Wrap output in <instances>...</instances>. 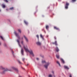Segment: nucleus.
Listing matches in <instances>:
<instances>
[{
    "mask_svg": "<svg viewBox=\"0 0 77 77\" xmlns=\"http://www.w3.org/2000/svg\"><path fill=\"white\" fill-rule=\"evenodd\" d=\"M2 6L3 8H5V7H6V6H5V5H2Z\"/></svg>",
    "mask_w": 77,
    "mask_h": 77,
    "instance_id": "nucleus-17",
    "label": "nucleus"
},
{
    "mask_svg": "<svg viewBox=\"0 0 77 77\" xmlns=\"http://www.w3.org/2000/svg\"><path fill=\"white\" fill-rule=\"evenodd\" d=\"M23 48H27V46H23Z\"/></svg>",
    "mask_w": 77,
    "mask_h": 77,
    "instance_id": "nucleus-19",
    "label": "nucleus"
},
{
    "mask_svg": "<svg viewBox=\"0 0 77 77\" xmlns=\"http://www.w3.org/2000/svg\"><path fill=\"white\" fill-rule=\"evenodd\" d=\"M14 9V7H11L10 8V10H12Z\"/></svg>",
    "mask_w": 77,
    "mask_h": 77,
    "instance_id": "nucleus-26",
    "label": "nucleus"
},
{
    "mask_svg": "<svg viewBox=\"0 0 77 77\" xmlns=\"http://www.w3.org/2000/svg\"><path fill=\"white\" fill-rule=\"evenodd\" d=\"M0 69H5V68H4L3 67H2V66H1Z\"/></svg>",
    "mask_w": 77,
    "mask_h": 77,
    "instance_id": "nucleus-29",
    "label": "nucleus"
},
{
    "mask_svg": "<svg viewBox=\"0 0 77 77\" xmlns=\"http://www.w3.org/2000/svg\"><path fill=\"white\" fill-rule=\"evenodd\" d=\"M24 37L25 38L26 41V42H29V39L25 35H24Z\"/></svg>",
    "mask_w": 77,
    "mask_h": 77,
    "instance_id": "nucleus-5",
    "label": "nucleus"
},
{
    "mask_svg": "<svg viewBox=\"0 0 77 77\" xmlns=\"http://www.w3.org/2000/svg\"><path fill=\"white\" fill-rule=\"evenodd\" d=\"M9 71H12V70H9Z\"/></svg>",
    "mask_w": 77,
    "mask_h": 77,
    "instance_id": "nucleus-40",
    "label": "nucleus"
},
{
    "mask_svg": "<svg viewBox=\"0 0 77 77\" xmlns=\"http://www.w3.org/2000/svg\"><path fill=\"white\" fill-rule=\"evenodd\" d=\"M61 61H62L63 63H65V61H64V60L63 59H61Z\"/></svg>",
    "mask_w": 77,
    "mask_h": 77,
    "instance_id": "nucleus-13",
    "label": "nucleus"
},
{
    "mask_svg": "<svg viewBox=\"0 0 77 77\" xmlns=\"http://www.w3.org/2000/svg\"><path fill=\"white\" fill-rule=\"evenodd\" d=\"M40 37L42 38L43 39H44V37L42 36V34H40Z\"/></svg>",
    "mask_w": 77,
    "mask_h": 77,
    "instance_id": "nucleus-15",
    "label": "nucleus"
},
{
    "mask_svg": "<svg viewBox=\"0 0 77 77\" xmlns=\"http://www.w3.org/2000/svg\"><path fill=\"white\" fill-rule=\"evenodd\" d=\"M70 77H72V75H70Z\"/></svg>",
    "mask_w": 77,
    "mask_h": 77,
    "instance_id": "nucleus-39",
    "label": "nucleus"
},
{
    "mask_svg": "<svg viewBox=\"0 0 77 77\" xmlns=\"http://www.w3.org/2000/svg\"><path fill=\"white\" fill-rule=\"evenodd\" d=\"M48 27H49V26L48 25H47L46 26V29H48Z\"/></svg>",
    "mask_w": 77,
    "mask_h": 77,
    "instance_id": "nucleus-20",
    "label": "nucleus"
},
{
    "mask_svg": "<svg viewBox=\"0 0 77 77\" xmlns=\"http://www.w3.org/2000/svg\"><path fill=\"white\" fill-rule=\"evenodd\" d=\"M36 59H37V60H39V58H36Z\"/></svg>",
    "mask_w": 77,
    "mask_h": 77,
    "instance_id": "nucleus-37",
    "label": "nucleus"
},
{
    "mask_svg": "<svg viewBox=\"0 0 77 77\" xmlns=\"http://www.w3.org/2000/svg\"><path fill=\"white\" fill-rule=\"evenodd\" d=\"M14 34H15V36H17V37H18L19 39H20V37H19V35H18V34L16 33V32H15V31L14 32Z\"/></svg>",
    "mask_w": 77,
    "mask_h": 77,
    "instance_id": "nucleus-4",
    "label": "nucleus"
},
{
    "mask_svg": "<svg viewBox=\"0 0 77 77\" xmlns=\"http://www.w3.org/2000/svg\"><path fill=\"white\" fill-rule=\"evenodd\" d=\"M0 45H1V43H0Z\"/></svg>",
    "mask_w": 77,
    "mask_h": 77,
    "instance_id": "nucleus-44",
    "label": "nucleus"
},
{
    "mask_svg": "<svg viewBox=\"0 0 77 77\" xmlns=\"http://www.w3.org/2000/svg\"><path fill=\"white\" fill-rule=\"evenodd\" d=\"M54 29H56V30H58L59 31V30H60L59 28H57V27L54 26Z\"/></svg>",
    "mask_w": 77,
    "mask_h": 77,
    "instance_id": "nucleus-9",
    "label": "nucleus"
},
{
    "mask_svg": "<svg viewBox=\"0 0 77 77\" xmlns=\"http://www.w3.org/2000/svg\"><path fill=\"white\" fill-rule=\"evenodd\" d=\"M20 77H21V76H20Z\"/></svg>",
    "mask_w": 77,
    "mask_h": 77,
    "instance_id": "nucleus-47",
    "label": "nucleus"
},
{
    "mask_svg": "<svg viewBox=\"0 0 77 77\" xmlns=\"http://www.w3.org/2000/svg\"><path fill=\"white\" fill-rule=\"evenodd\" d=\"M18 32H19L20 33H21V30L20 29H18Z\"/></svg>",
    "mask_w": 77,
    "mask_h": 77,
    "instance_id": "nucleus-18",
    "label": "nucleus"
},
{
    "mask_svg": "<svg viewBox=\"0 0 77 77\" xmlns=\"http://www.w3.org/2000/svg\"><path fill=\"white\" fill-rule=\"evenodd\" d=\"M23 42H23V41H22V42H21V44H23Z\"/></svg>",
    "mask_w": 77,
    "mask_h": 77,
    "instance_id": "nucleus-34",
    "label": "nucleus"
},
{
    "mask_svg": "<svg viewBox=\"0 0 77 77\" xmlns=\"http://www.w3.org/2000/svg\"><path fill=\"white\" fill-rule=\"evenodd\" d=\"M36 37H37L38 39H39V35H36Z\"/></svg>",
    "mask_w": 77,
    "mask_h": 77,
    "instance_id": "nucleus-30",
    "label": "nucleus"
},
{
    "mask_svg": "<svg viewBox=\"0 0 77 77\" xmlns=\"http://www.w3.org/2000/svg\"><path fill=\"white\" fill-rule=\"evenodd\" d=\"M18 62L19 63L21 64V61H18Z\"/></svg>",
    "mask_w": 77,
    "mask_h": 77,
    "instance_id": "nucleus-35",
    "label": "nucleus"
},
{
    "mask_svg": "<svg viewBox=\"0 0 77 77\" xmlns=\"http://www.w3.org/2000/svg\"><path fill=\"white\" fill-rule=\"evenodd\" d=\"M25 50L26 52H29L32 56H34V54H33V51L32 50H29L27 48H25Z\"/></svg>",
    "mask_w": 77,
    "mask_h": 77,
    "instance_id": "nucleus-2",
    "label": "nucleus"
},
{
    "mask_svg": "<svg viewBox=\"0 0 77 77\" xmlns=\"http://www.w3.org/2000/svg\"><path fill=\"white\" fill-rule=\"evenodd\" d=\"M54 44L56 45H57V41H55L54 42Z\"/></svg>",
    "mask_w": 77,
    "mask_h": 77,
    "instance_id": "nucleus-16",
    "label": "nucleus"
},
{
    "mask_svg": "<svg viewBox=\"0 0 77 77\" xmlns=\"http://www.w3.org/2000/svg\"><path fill=\"white\" fill-rule=\"evenodd\" d=\"M56 50L57 52H58L59 51V49L57 48L56 49Z\"/></svg>",
    "mask_w": 77,
    "mask_h": 77,
    "instance_id": "nucleus-23",
    "label": "nucleus"
},
{
    "mask_svg": "<svg viewBox=\"0 0 77 77\" xmlns=\"http://www.w3.org/2000/svg\"><path fill=\"white\" fill-rule=\"evenodd\" d=\"M72 2H76V0H72Z\"/></svg>",
    "mask_w": 77,
    "mask_h": 77,
    "instance_id": "nucleus-31",
    "label": "nucleus"
},
{
    "mask_svg": "<svg viewBox=\"0 0 77 77\" xmlns=\"http://www.w3.org/2000/svg\"><path fill=\"white\" fill-rule=\"evenodd\" d=\"M52 75L51 74H50L48 75V77H52Z\"/></svg>",
    "mask_w": 77,
    "mask_h": 77,
    "instance_id": "nucleus-24",
    "label": "nucleus"
},
{
    "mask_svg": "<svg viewBox=\"0 0 77 77\" xmlns=\"http://www.w3.org/2000/svg\"><path fill=\"white\" fill-rule=\"evenodd\" d=\"M36 44L38 45H41V43L39 42H36Z\"/></svg>",
    "mask_w": 77,
    "mask_h": 77,
    "instance_id": "nucleus-10",
    "label": "nucleus"
},
{
    "mask_svg": "<svg viewBox=\"0 0 77 77\" xmlns=\"http://www.w3.org/2000/svg\"><path fill=\"white\" fill-rule=\"evenodd\" d=\"M4 46H5V47H6V44H4Z\"/></svg>",
    "mask_w": 77,
    "mask_h": 77,
    "instance_id": "nucleus-36",
    "label": "nucleus"
},
{
    "mask_svg": "<svg viewBox=\"0 0 77 77\" xmlns=\"http://www.w3.org/2000/svg\"><path fill=\"white\" fill-rule=\"evenodd\" d=\"M12 54H13V56H14V52L12 50Z\"/></svg>",
    "mask_w": 77,
    "mask_h": 77,
    "instance_id": "nucleus-25",
    "label": "nucleus"
},
{
    "mask_svg": "<svg viewBox=\"0 0 77 77\" xmlns=\"http://www.w3.org/2000/svg\"><path fill=\"white\" fill-rule=\"evenodd\" d=\"M69 5V4L68 2H66V5H65V8L66 9H68V6Z\"/></svg>",
    "mask_w": 77,
    "mask_h": 77,
    "instance_id": "nucleus-3",
    "label": "nucleus"
},
{
    "mask_svg": "<svg viewBox=\"0 0 77 77\" xmlns=\"http://www.w3.org/2000/svg\"><path fill=\"white\" fill-rule=\"evenodd\" d=\"M0 38H1V39H2V40H4V39H3V37L2 36H0Z\"/></svg>",
    "mask_w": 77,
    "mask_h": 77,
    "instance_id": "nucleus-27",
    "label": "nucleus"
},
{
    "mask_svg": "<svg viewBox=\"0 0 77 77\" xmlns=\"http://www.w3.org/2000/svg\"><path fill=\"white\" fill-rule=\"evenodd\" d=\"M6 10L7 11H8V9H6Z\"/></svg>",
    "mask_w": 77,
    "mask_h": 77,
    "instance_id": "nucleus-43",
    "label": "nucleus"
},
{
    "mask_svg": "<svg viewBox=\"0 0 77 77\" xmlns=\"http://www.w3.org/2000/svg\"><path fill=\"white\" fill-rule=\"evenodd\" d=\"M24 60H25V59L24 58H23V59H22L23 61H24Z\"/></svg>",
    "mask_w": 77,
    "mask_h": 77,
    "instance_id": "nucleus-33",
    "label": "nucleus"
},
{
    "mask_svg": "<svg viewBox=\"0 0 77 77\" xmlns=\"http://www.w3.org/2000/svg\"><path fill=\"white\" fill-rule=\"evenodd\" d=\"M54 77H55V75H54Z\"/></svg>",
    "mask_w": 77,
    "mask_h": 77,
    "instance_id": "nucleus-46",
    "label": "nucleus"
},
{
    "mask_svg": "<svg viewBox=\"0 0 77 77\" xmlns=\"http://www.w3.org/2000/svg\"><path fill=\"white\" fill-rule=\"evenodd\" d=\"M52 44H54V43L53 42V43H52Z\"/></svg>",
    "mask_w": 77,
    "mask_h": 77,
    "instance_id": "nucleus-41",
    "label": "nucleus"
},
{
    "mask_svg": "<svg viewBox=\"0 0 77 77\" xmlns=\"http://www.w3.org/2000/svg\"><path fill=\"white\" fill-rule=\"evenodd\" d=\"M22 39H23V37H22Z\"/></svg>",
    "mask_w": 77,
    "mask_h": 77,
    "instance_id": "nucleus-42",
    "label": "nucleus"
},
{
    "mask_svg": "<svg viewBox=\"0 0 77 77\" xmlns=\"http://www.w3.org/2000/svg\"><path fill=\"white\" fill-rule=\"evenodd\" d=\"M1 11V10L0 9V12Z\"/></svg>",
    "mask_w": 77,
    "mask_h": 77,
    "instance_id": "nucleus-45",
    "label": "nucleus"
},
{
    "mask_svg": "<svg viewBox=\"0 0 77 77\" xmlns=\"http://www.w3.org/2000/svg\"><path fill=\"white\" fill-rule=\"evenodd\" d=\"M56 57L57 59H59V55H56Z\"/></svg>",
    "mask_w": 77,
    "mask_h": 77,
    "instance_id": "nucleus-14",
    "label": "nucleus"
},
{
    "mask_svg": "<svg viewBox=\"0 0 77 77\" xmlns=\"http://www.w3.org/2000/svg\"><path fill=\"white\" fill-rule=\"evenodd\" d=\"M57 63H58V65H59L60 66V63H59V61H57Z\"/></svg>",
    "mask_w": 77,
    "mask_h": 77,
    "instance_id": "nucleus-21",
    "label": "nucleus"
},
{
    "mask_svg": "<svg viewBox=\"0 0 77 77\" xmlns=\"http://www.w3.org/2000/svg\"><path fill=\"white\" fill-rule=\"evenodd\" d=\"M64 68L65 69H69V68L67 66H64Z\"/></svg>",
    "mask_w": 77,
    "mask_h": 77,
    "instance_id": "nucleus-11",
    "label": "nucleus"
},
{
    "mask_svg": "<svg viewBox=\"0 0 77 77\" xmlns=\"http://www.w3.org/2000/svg\"><path fill=\"white\" fill-rule=\"evenodd\" d=\"M42 63H45L46 64L45 65H44V66L46 69H47V68H48V66L50 64V63L49 62L46 63L45 61V60H42Z\"/></svg>",
    "mask_w": 77,
    "mask_h": 77,
    "instance_id": "nucleus-1",
    "label": "nucleus"
},
{
    "mask_svg": "<svg viewBox=\"0 0 77 77\" xmlns=\"http://www.w3.org/2000/svg\"><path fill=\"white\" fill-rule=\"evenodd\" d=\"M24 23L25 24H26V25H27V24H28V23H27V22L26 21H24Z\"/></svg>",
    "mask_w": 77,
    "mask_h": 77,
    "instance_id": "nucleus-22",
    "label": "nucleus"
},
{
    "mask_svg": "<svg viewBox=\"0 0 77 77\" xmlns=\"http://www.w3.org/2000/svg\"><path fill=\"white\" fill-rule=\"evenodd\" d=\"M44 57V56H43V57Z\"/></svg>",
    "mask_w": 77,
    "mask_h": 77,
    "instance_id": "nucleus-48",
    "label": "nucleus"
},
{
    "mask_svg": "<svg viewBox=\"0 0 77 77\" xmlns=\"http://www.w3.org/2000/svg\"><path fill=\"white\" fill-rule=\"evenodd\" d=\"M21 52L22 54V55H24V51L23 49H21Z\"/></svg>",
    "mask_w": 77,
    "mask_h": 77,
    "instance_id": "nucleus-12",
    "label": "nucleus"
},
{
    "mask_svg": "<svg viewBox=\"0 0 77 77\" xmlns=\"http://www.w3.org/2000/svg\"><path fill=\"white\" fill-rule=\"evenodd\" d=\"M54 38L55 39H56V37H54Z\"/></svg>",
    "mask_w": 77,
    "mask_h": 77,
    "instance_id": "nucleus-38",
    "label": "nucleus"
},
{
    "mask_svg": "<svg viewBox=\"0 0 77 77\" xmlns=\"http://www.w3.org/2000/svg\"><path fill=\"white\" fill-rule=\"evenodd\" d=\"M8 71V70L7 69H5L3 72H2V74H5V72H6V71Z\"/></svg>",
    "mask_w": 77,
    "mask_h": 77,
    "instance_id": "nucleus-7",
    "label": "nucleus"
},
{
    "mask_svg": "<svg viewBox=\"0 0 77 77\" xmlns=\"http://www.w3.org/2000/svg\"><path fill=\"white\" fill-rule=\"evenodd\" d=\"M52 72L53 73V74H54V71H52Z\"/></svg>",
    "mask_w": 77,
    "mask_h": 77,
    "instance_id": "nucleus-32",
    "label": "nucleus"
},
{
    "mask_svg": "<svg viewBox=\"0 0 77 77\" xmlns=\"http://www.w3.org/2000/svg\"><path fill=\"white\" fill-rule=\"evenodd\" d=\"M17 42H18L19 47H21V46L20 45V40L18 39H17Z\"/></svg>",
    "mask_w": 77,
    "mask_h": 77,
    "instance_id": "nucleus-8",
    "label": "nucleus"
},
{
    "mask_svg": "<svg viewBox=\"0 0 77 77\" xmlns=\"http://www.w3.org/2000/svg\"><path fill=\"white\" fill-rule=\"evenodd\" d=\"M11 68H12L13 69H14V70H15V71H17V72H18V69L15 68L14 67H12Z\"/></svg>",
    "mask_w": 77,
    "mask_h": 77,
    "instance_id": "nucleus-6",
    "label": "nucleus"
},
{
    "mask_svg": "<svg viewBox=\"0 0 77 77\" xmlns=\"http://www.w3.org/2000/svg\"><path fill=\"white\" fill-rule=\"evenodd\" d=\"M4 2H6V3H8V0H4Z\"/></svg>",
    "mask_w": 77,
    "mask_h": 77,
    "instance_id": "nucleus-28",
    "label": "nucleus"
}]
</instances>
